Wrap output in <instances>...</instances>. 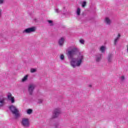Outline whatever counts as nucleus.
<instances>
[{
	"instance_id": "f257e3e1",
	"label": "nucleus",
	"mask_w": 128,
	"mask_h": 128,
	"mask_svg": "<svg viewBox=\"0 0 128 128\" xmlns=\"http://www.w3.org/2000/svg\"><path fill=\"white\" fill-rule=\"evenodd\" d=\"M67 56L69 60H72L70 64L74 68L80 66L84 58V55L80 52V49L77 48H74L72 50H68Z\"/></svg>"
},
{
	"instance_id": "f03ea898",
	"label": "nucleus",
	"mask_w": 128,
	"mask_h": 128,
	"mask_svg": "<svg viewBox=\"0 0 128 128\" xmlns=\"http://www.w3.org/2000/svg\"><path fill=\"white\" fill-rule=\"evenodd\" d=\"M9 110L12 114H14L16 118H18L20 116V114L18 113L20 111L14 106L12 105L10 106Z\"/></svg>"
},
{
	"instance_id": "7ed1b4c3",
	"label": "nucleus",
	"mask_w": 128,
	"mask_h": 128,
	"mask_svg": "<svg viewBox=\"0 0 128 128\" xmlns=\"http://www.w3.org/2000/svg\"><path fill=\"white\" fill-rule=\"evenodd\" d=\"M62 112L60 111V110L58 108L55 109L52 112V118H58L60 114Z\"/></svg>"
},
{
	"instance_id": "20e7f679",
	"label": "nucleus",
	"mask_w": 128,
	"mask_h": 128,
	"mask_svg": "<svg viewBox=\"0 0 128 128\" xmlns=\"http://www.w3.org/2000/svg\"><path fill=\"white\" fill-rule=\"evenodd\" d=\"M22 124L23 126L28 128L30 126V120L28 118H23L22 120Z\"/></svg>"
},
{
	"instance_id": "39448f33",
	"label": "nucleus",
	"mask_w": 128,
	"mask_h": 128,
	"mask_svg": "<svg viewBox=\"0 0 128 128\" xmlns=\"http://www.w3.org/2000/svg\"><path fill=\"white\" fill-rule=\"evenodd\" d=\"M35 88H36V85L34 84H30L28 86V92L30 96H32V94L34 92V90Z\"/></svg>"
},
{
	"instance_id": "423d86ee",
	"label": "nucleus",
	"mask_w": 128,
	"mask_h": 128,
	"mask_svg": "<svg viewBox=\"0 0 128 128\" xmlns=\"http://www.w3.org/2000/svg\"><path fill=\"white\" fill-rule=\"evenodd\" d=\"M36 32V27L29 28L24 30L22 32L23 34H30V32Z\"/></svg>"
},
{
	"instance_id": "0eeeda50",
	"label": "nucleus",
	"mask_w": 128,
	"mask_h": 128,
	"mask_svg": "<svg viewBox=\"0 0 128 128\" xmlns=\"http://www.w3.org/2000/svg\"><path fill=\"white\" fill-rule=\"evenodd\" d=\"M7 96L8 100H10L12 104H14V97L12 96L11 93H8Z\"/></svg>"
},
{
	"instance_id": "6e6552de",
	"label": "nucleus",
	"mask_w": 128,
	"mask_h": 128,
	"mask_svg": "<svg viewBox=\"0 0 128 128\" xmlns=\"http://www.w3.org/2000/svg\"><path fill=\"white\" fill-rule=\"evenodd\" d=\"M112 58H114V54L112 53H109L107 57L108 62H112Z\"/></svg>"
},
{
	"instance_id": "1a4fd4ad",
	"label": "nucleus",
	"mask_w": 128,
	"mask_h": 128,
	"mask_svg": "<svg viewBox=\"0 0 128 128\" xmlns=\"http://www.w3.org/2000/svg\"><path fill=\"white\" fill-rule=\"evenodd\" d=\"M120 36H121L120 34V33L118 34L116 38L114 40V46H118V42L120 40Z\"/></svg>"
},
{
	"instance_id": "9d476101",
	"label": "nucleus",
	"mask_w": 128,
	"mask_h": 128,
	"mask_svg": "<svg viewBox=\"0 0 128 128\" xmlns=\"http://www.w3.org/2000/svg\"><path fill=\"white\" fill-rule=\"evenodd\" d=\"M95 60L96 62H100L102 60V54H97L95 55Z\"/></svg>"
},
{
	"instance_id": "9b49d317",
	"label": "nucleus",
	"mask_w": 128,
	"mask_h": 128,
	"mask_svg": "<svg viewBox=\"0 0 128 128\" xmlns=\"http://www.w3.org/2000/svg\"><path fill=\"white\" fill-rule=\"evenodd\" d=\"M58 44L60 46H64V38H61L60 39H59Z\"/></svg>"
},
{
	"instance_id": "f8f14e48",
	"label": "nucleus",
	"mask_w": 128,
	"mask_h": 128,
	"mask_svg": "<svg viewBox=\"0 0 128 128\" xmlns=\"http://www.w3.org/2000/svg\"><path fill=\"white\" fill-rule=\"evenodd\" d=\"M104 22H106V24H111V21H110V18H105V20H104Z\"/></svg>"
},
{
	"instance_id": "ddd939ff",
	"label": "nucleus",
	"mask_w": 128,
	"mask_h": 128,
	"mask_svg": "<svg viewBox=\"0 0 128 128\" xmlns=\"http://www.w3.org/2000/svg\"><path fill=\"white\" fill-rule=\"evenodd\" d=\"M4 106V98L0 99V108Z\"/></svg>"
},
{
	"instance_id": "4468645a",
	"label": "nucleus",
	"mask_w": 128,
	"mask_h": 128,
	"mask_svg": "<svg viewBox=\"0 0 128 128\" xmlns=\"http://www.w3.org/2000/svg\"><path fill=\"white\" fill-rule=\"evenodd\" d=\"M76 14L77 16H80V8H77Z\"/></svg>"
},
{
	"instance_id": "2eb2a0df",
	"label": "nucleus",
	"mask_w": 128,
	"mask_h": 128,
	"mask_svg": "<svg viewBox=\"0 0 128 128\" xmlns=\"http://www.w3.org/2000/svg\"><path fill=\"white\" fill-rule=\"evenodd\" d=\"M100 50L102 52H106V47L104 46H102L100 48Z\"/></svg>"
},
{
	"instance_id": "dca6fc26",
	"label": "nucleus",
	"mask_w": 128,
	"mask_h": 128,
	"mask_svg": "<svg viewBox=\"0 0 128 128\" xmlns=\"http://www.w3.org/2000/svg\"><path fill=\"white\" fill-rule=\"evenodd\" d=\"M48 22L50 26H54V22L52 20H48Z\"/></svg>"
},
{
	"instance_id": "f3484780",
	"label": "nucleus",
	"mask_w": 128,
	"mask_h": 128,
	"mask_svg": "<svg viewBox=\"0 0 128 128\" xmlns=\"http://www.w3.org/2000/svg\"><path fill=\"white\" fill-rule=\"evenodd\" d=\"M27 114H32V110L28 109L27 110Z\"/></svg>"
},
{
	"instance_id": "a211bd4d",
	"label": "nucleus",
	"mask_w": 128,
	"mask_h": 128,
	"mask_svg": "<svg viewBox=\"0 0 128 128\" xmlns=\"http://www.w3.org/2000/svg\"><path fill=\"white\" fill-rule=\"evenodd\" d=\"M28 75H26L23 78H22V82H26V80H28Z\"/></svg>"
},
{
	"instance_id": "6ab92c4d",
	"label": "nucleus",
	"mask_w": 128,
	"mask_h": 128,
	"mask_svg": "<svg viewBox=\"0 0 128 128\" xmlns=\"http://www.w3.org/2000/svg\"><path fill=\"white\" fill-rule=\"evenodd\" d=\"M54 126L56 128H60V125L56 123L54 124Z\"/></svg>"
},
{
	"instance_id": "aec40b11",
	"label": "nucleus",
	"mask_w": 128,
	"mask_h": 128,
	"mask_svg": "<svg viewBox=\"0 0 128 128\" xmlns=\"http://www.w3.org/2000/svg\"><path fill=\"white\" fill-rule=\"evenodd\" d=\"M86 6V1L83 2L82 4V8H84Z\"/></svg>"
},
{
	"instance_id": "412c9836",
	"label": "nucleus",
	"mask_w": 128,
	"mask_h": 128,
	"mask_svg": "<svg viewBox=\"0 0 128 128\" xmlns=\"http://www.w3.org/2000/svg\"><path fill=\"white\" fill-rule=\"evenodd\" d=\"M36 72V69H34V68H31L30 72L34 73V72Z\"/></svg>"
},
{
	"instance_id": "4be33fe9",
	"label": "nucleus",
	"mask_w": 128,
	"mask_h": 128,
	"mask_svg": "<svg viewBox=\"0 0 128 128\" xmlns=\"http://www.w3.org/2000/svg\"><path fill=\"white\" fill-rule=\"evenodd\" d=\"M80 42L82 44H84V40L82 39L80 40Z\"/></svg>"
},
{
	"instance_id": "5701e85b",
	"label": "nucleus",
	"mask_w": 128,
	"mask_h": 128,
	"mask_svg": "<svg viewBox=\"0 0 128 128\" xmlns=\"http://www.w3.org/2000/svg\"><path fill=\"white\" fill-rule=\"evenodd\" d=\"M56 12L57 14H60V12H62V10H60L58 9H55Z\"/></svg>"
},
{
	"instance_id": "b1692460",
	"label": "nucleus",
	"mask_w": 128,
	"mask_h": 128,
	"mask_svg": "<svg viewBox=\"0 0 128 128\" xmlns=\"http://www.w3.org/2000/svg\"><path fill=\"white\" fill-rule=\"evenodd\" d=\"M60 60H64V54H62L60 56Z\"/></svg>"
},
{
	"instance_id": "393cba45",
	"label": "nucleus",
	"mask_w": 128,
	"mask_h": 128,
	"mask_svg": "<svg viewBox=\"0 0 128 128\" xmlns=\"http://www.w3.org/2000/svg\"><path fill=\"white\" fill-rule=\"evenodd\" d=\"M42 102H43L42 100L40 99L38 100V104H42Z\"/></svg>"
},
{
	"instance_id": "a878e982",
	"label": "nucleus",
	"mask_w": 128,
	"mask_h": 128,
	"mask_svg": "<svg viewBox=\"0 0 128 128\" xmlns=\"http://www.w3.org/2000/svg\"><path fill=\"white\" fill-rule=\"evenodd\" d=\"M4 0H0V4H4Z\"/></svg>"
},
{
	"instance_id": "bb28decb",
	"label": "nucleus",
	"mask_w": 128,
	"mask_h": 128,
	"mask_svg": "<svg viewBox=\"0 0 128 128\" xmlns=\"http://www.w3.org/2000/svg\"><path fill=\"white\" fill-rule=\"evenodd\" d=\"M124 80V76H122V77H121V80Z\"/></svg>"
},
{
	"instance_id": "cd10ccee",
	"label": "nucleus",
	"mask_w": 128,
	"mask_h": 128,
	"mask_svg": "<svg viewBox=\"0 0 128 128\" xmlns=\"http://www.w3.org/2000/svg\"><path fill=\"white\" fill-rule=\"evenodd\" d=\"M89 88H92V85L91 84L89 85Z\"/></svg>"
}]
</instances>
